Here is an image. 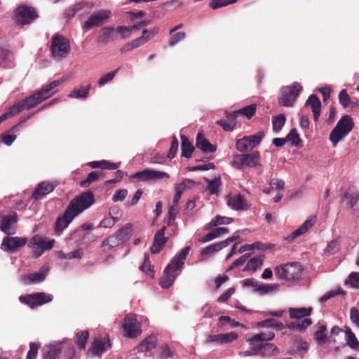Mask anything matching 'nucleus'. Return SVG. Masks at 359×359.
<instances>
[{"mask_svg":"<svg viewBox=\"0 0 359 359\" xmlns=\"http://www.w3.org/2000/svg\"><path fill=\"white\" fill-rule=\"evenodd\" d=\"M94 202V195L90 191L83 192L74 197L69 202L63 215L57 218L54 227L55 231L62 232L76 216L90 207Z\"/></svg>","mask_w":359,"mask_h":359,"instance_id":"obj_1","label":"nucleus"},{"mask_svg":"<svg viewBox=\"0 0 359 359\" xmlns=\"http://www.w3.org/2000/svg\"><path fill=\"white\" fill-rule=\"evenodd\" d=\"M275 334L273 332L259 333L255 334L248 340L250 348L248 350L240 352L241 356L262 355L266 356L274 353L277 351L276 346L273 344L266 342L271 340Z\"/></svg>","mask_w":359,"mask_h":359,"instance_id":"obj_2","label":"nucleus"},{"mask_svg":"<svg viewBox=\"0 0 359 359\" xmlns=\"http://www.w3.org/2000/svg\"><path fill=\"white\" fill-rule=\"evenodd\" d=\"M189 250V247L182 249L165 269L163 275L159 282V284L163 288H168L173 284L177 276V271L180 270L183 266Z\"/></svg>","mask_w":359,"mask_h":359,"instance_id":"obj_3","label":"nucleus"},{"mask_svg":"<svg viewBox=\"0 0 359 359\" xmlns=\"http://www.w3.org/2000/svg\"><path fill=\"white\" fill-rule=\"evenodd\" d=\"M354 123L348 115L343 116L330 135V140L334 146L342 140L353 128Z\"/></svg>","mask_w":359,"mask_h":359,"instance_id":"obj_4","label":"nucleus"},{"mask_svg":"<svg viewBox=\"0 0 359 359\" xmlns=\"http://www.w3.org/2000/svg\"><path fill=\"white\" fill-rule=\"evenodd\" d=\"M302 266L297 262L279 265L275 269L276 276L278 279L287 281L298 280L302 274Z\"/></svg>","mask_w":359,"mask_h":359,"instance_id":"obj_5","label":"nucleus"},{"mask_svg":"<svg viewBox=\"0 0 359 359\" xmlns=\"http://www.w3.org/2000/svg\"><path fill=\"white\" fill-rule=\"evenodd\" d=\"M71 50L68 39L60 34H55L52 37L50 51L52 55L57 60L66 58Z\"/></svg>","mask_w":359,"mask_h":359,"instance_id":"obj_6","label":"nucleus"},{"mask_svg":"<svg viewBox=\"0 0 359 359\" xmlns=\"http://www.w3.org/2000/svg\"><path fill=\"white\" fill-rule=\"evenodd\" d=\"M302 90V86L297 82H294L290 86L283 87L280 90V95L278 97L279 104L287 107L293 106Z\"/></svg>","mask_w":359,"mask_h":359,"instance_id":"obj_7","label":"nucleus"},{"mask_svg":"<svg viewBox=\"0 0 359 359\" xmlns=\"http://www.w3.org/2000/svg\"><path fill=\"white\" fill-rule=\"evenodd\" d=\"M37 17V13L33 7L21 5L15 11L13 19L18 25H25L32 23Z\"/></svg>","mask_w":359,"mask_h":359,"instance_id":"obj_8","label":"nucleus"},{"mask_svg":"<svg viewBox=\"0 0 359 359\" xmlns=\"http://www.w3.org/2000/svg\"><path fill=\"white\" fill-rule=\"evenodd\" d=\"M19 300L21 303L27 305L31 309H34L51 302L52 297L50 294L45 292H35L31 294L21 295L19 297Z\"/></svg>","mask_w":359,"mask_h":359,"instance_id":"obj_9","label":"nucleus"},{"mask_svg":"<svg viewBox=\"0 0 359 359\" xmlns=\"http://www.w3.org/2000/svg\"><path fill=\"white\" fill-rule=\"evenodd\" d=\"M264 136L263 131H259L256 134L245 136L238 140L236 142V147L241 152H248L256 147L262 141Z\"/></svg>","mask_w":359,"mask_h":359,"instance_id":"obj_10","label":"nucleus"},{"mask_svg":"<svg viewBox=\"0 0 359 359\" xmlns=\"http://www.w3.org/2000/svg\"><path fill=\"white\" fill-rule=\"evenodd\" d=\"M54 243V239L46 241L41 236L36 235L29 240L28 247L35 250L34 257H39L44 251L52 249Z\"/></svg>","mask_w":359,"mask_h":359,"instance_id":"obj_11","label":"nucleus"},{"mask_svg":"<svg viewBox=\"0 0 359 359\" xmlns=\"http://www.w3.org/2000/svg\"><path fill=\"white\" fill-rule=\"evenodd\" d=\"M111 16V11L100 10L92 13L88 19L81 25L83 29H89L93 27H99L106 23Z\"/></svg>","mask_w":359,"mask_h":359,"instance_id":"obj_12","label":"nucleus"},{"mask_svg":"<svg viewBox=\"0 0 359 359\" xmlns=\"http://www.w3.org/2000/svg\"><path fill=\"white\" fill-rule=\"evenodd\" d=\"M124 336L128 338H135L141 334V328L134 315L130 314L126 316L122 325Z\"/></svg>","mask_w":359,"mask_h":359,"instance_id":"obj_13","label":"nucleus"},{"mask_svg":"<svg viewBox=\"0 0 359 359\" xmlns=\"http://www.w3.org/2000/svg\"><path fill=\"white\" fill-rule=\"evenodd\" d=\"M8 235L2 241L1 249L7 252H15L20 248L24 246L27 239L23 237H11Z\"/></svg>","mask_w":359,"mask_h":359,"instance_id":"obj_14","label":"nucleus"},{"mask_svg":"<svg viewBox=\"0 0 359 359\" xmlns=\"http://www.w3.org/2000/svg\"><path fill=\"white\" fill-rule=\"evenodd\" d=\"M18 221V215L15 212L13 214L1 216L0 230L7 235H13L15 233V228L14 225Z\"/></svg>","mask_w":359,"mask_h":359,"instance_id":"obj_15","label":"nucleus"},{"mask_svg":"<svg viewBox=\"0 0 359 359\" xmlns=\"http://www.w3.org/2000/svg\"><path fill=\"white\" fill-rule=\"evenodd\" d=\"M110 347L111 344L108 338L102 339L101 337H96L91 343V346L88 351L93 355L99 356Z\"/></svg>","mask_w":359,"mask_h":359,"instance_id":"obj_16","label":"nucleus"},{"mask_svg":"<svg viewBox=\"0 0 359 359\" xmlns=\"http://www.w3.org/2000/svg\"><path fill=\"white\" fill-rule=\"evenodd\" d=\"M165 229L166 227L163 226L155 233L153 244L150 248L152 254L159 253L168 241V238L164 236Z\"/></svg>","mask_w":359,"mask_h":359,"instance_id":"obj_17","label":"nucleus"},{"mask_svg":"<svg viewBox=\"0 0 359 359\" xmlns=\"http://www.w3.org/2000/svg\"><path fill=\"white\" fill-rule=\"evenodd\" d=\"M238 338V334L231 332L225 334H210L206 339L207 344L217 343L219 344H229Z\"/></svg>","mask_w":359,"mask_h":359,"instance_id":"obj_18","label":"nucleus"},{"mask_svg":"<svg viewBox=\"0 0 359 359\" xmlns=\"http://www.w3.org/2000/svg\"><path fill=\"white\" fill-rule=\"evenodd\" d=\"M56 184L50 182H42L38 184L34 191L32 193V198L34 200L41 199L43 196L52 192Z\"/></svg>","mask_w":359,"mask_h":359,"instance_id":"obj_19","label":"nucleus"},{"mask_svg":"<svg viewBox=\"0 0 359 359\" xmlns=\"http://www.w3.org/2000/svg\"><path fill=\"white\" fill-rule=\"evenodd\" d=\"M117 39L116 30L112 27H104L100 31L97 37V42L102 44H108Z\"/></svg>","mask_w":359,"mask_h":359,"instance_id":"obj_20","label":"nucleus"},{"mask_svg":"<svg viewBox=\"0 0 359 359\" xmlns=\"http://www.w3.org/2000/svg\"><path fill=\"white\" fill-rule=\"evenodd\" d=\"M343 202H346V205L353 209L357 216H359V194L352 192L351 189L345 191L342 198Z\"/></svg>","mask_w":359,"mask_h":359,"instance_id":"obj_21","label":"nucleus"},{"mask_svg":"<svg viewBox=\"0 0 359 359\" xmlns=\"http://www.w3.org/2000/svg\"><path fill=\"white\" fill-rule=\"evenodd\" d=\"M64 348L62 343L50 344L43 348L44 359H57Z\"/></svg>","mask_w":359,"mask_h":359,"instance_id":"obj_22","label":"nucleus"},{"mask_svg":"<svg viewBox=\"0 0 359 359\" xmlns=\"http://www.w3.org/2000/svg\"><path fill=\"white\" fill-rule=\"evenodd\" d=\"M227 204L232 209L236 210H243L248 208L245 198L241 194L228 196Z\"/></svg>","mask_w":359,"mask_h":359,"instance_id":"obj_23","label":"nucleus"},{"mask_svg":"<svg viewBox=\"0 0 359 359\" xmlns=\"http://www.w3.org/2000/svg\"><path fill=\"white\" fill-rule=\"evenodd\" d=\"M196 146L205 153L213 152L217 149V146L211 144L202 133L197 134Z\"/></svg>","mask_w":359,"mask_h":359,"instance_id":"obj_24","label":"nucleus"},{"mask_svg":"<svg viewBox=\"0 0 359 359\" xmlns=\"http://www.w3.org/2000/svg\"><path fill=\"white\" fill-rule=\"evenodd\" d=\"M94 7V4L90 1H80L73 6H69L65 13V17L68 19L73 18L75 14L83 9L84 8H92Z\"/></svg>","mask_w":359,"mask_h":359,"instance_id":"obj_25","label":"nucleus"},{"mask_svg":"<svg viewBox=\"0 0 359 359\" xmlns=\"http://www.w3.org/2000/svg\"><path fill=\"white\" fill-rule=\"evenodd\" d=\"M259 158H233L232 165L236 169L256 167L259 163Z\"/></svg>","mask_w":359,"mask_h":359,"instance_id":"obj_26","label":"nucleus"},{"mask_svg":"<svg viewBox=\"0 0 359 359\" xmlns=\"http://www.w3.org/2000/svg\"><path fill=\"white\" fill-rule=\"evenodd\" d=\"M62 80L53 81L50 83L43 86L41 89L39 90V92L42 95V97H44V100H46L55 93V88L62 83Z\"/></svg>","mask_w":359,"mask_h":359,"instance_id":"obj_27","label":"nucleus"},{"mask_svg":"<svg viewBox=\"0 0 359 359\" xmlns=\"http://www.w3.org/2000/svg\"><path fill=\"white\" fill-rule=\"evenodd\" d=\"M43 100H45L44 97H43L39 90H37L34 94L24 99L22 102L26 109H29L36 106Z\"/></svg>","mask_w":359,"mask_h":359,"instance_id":"obj_28","label":"nucleus"},{"mask_svg":"<svg viewBox=\"0 0 359 359\" xmlns=\"http://www.w3.org/2000/svg\"><path fill=\"white\" fill-rule=\"evenodd\" d=\"M312 308H290L288 313L291 319H300L311 315Z\"/></svg>","mask_w":359,"mask_h":359,"instance_id":"obj_29","label":"nucleus"},{"mask_svg":"<svg viewBox=\"0 0 359 359\" xmlns=\"http://www.w3.org/2000/svg\"><path fill=\"white\" fill-rule=\"evenodd\" d=\"M345 339L346 344L352 349L359 350V341H358L355 334L352 332L351 329L346 326L345 327Z\"/></svg>","mask_w":359,"mask_h":359,"instance_id":"obj_30","label":"nucleus"},{"mask_svg":"<svg viewBox=\"0 0 359 359\" xmlns=\"http://www.w3.org/2000/svg\"><path fill=\"white\" fill-rule=\"evenodd\" d=\"M315 222L316 217H311L309 219H307L299 228H298L292 233V238H297L306 233L310 228H311L313 226Z\"/></svg>","mask_w":359,"mask_h":359,"instance_id":"obj_31","label":"nucleus"},{"mask_svg":"<svg viewBox=\"0 0 359 359\" xmlns=\"http://www.w3.org/2000/svg\"><path fill=\"white\" fill-rule=\"evenodd\" d=\"M89 165L92 168L116 170L119 167L120 163H111L106 160H102L99 161L90 162L89 163Z\"/></svg>","mask_w":359,"mask_h":359,"instance_id":"obj_32","label":"nucleus"},{"mask_svg":"<svg viewBox=\"0 0 359 359\" xmlns=\"http://www.w3.org/2000/svg\"><path fill=\"white\" fill-rule=\"evenodd\" d=\"M132 233V224L128 223L120 228L115 235L118 238L119 241L123 243L129 240Z\"/></svg>","mask_w":359,"mask_h":359,"instance_id":"obj_33","label":"nucleus"},{"mask_svg":"<svg viewBox=\"0 0 359 359\" xmlns=\"http://www.w3.org/2000/svg\"><path fill=\"white\" fill-rule=\"evenodd\" d=\"M182 140V155L181 157H190L194 152L195 148L189 140V139L184 135H181Z\"/></svg>","mask_w":359,"mask_h":359,"instance_id":"obj_34","label":"nucleus"},{"mask_svg":"<svg viewBox=\"0 0 359 359\" xmlns=\"http://www.w3.org/2000/svg\"><path fill=\"white\" fill-rule=\"evenodd\" d=\"M122 242L119 241L118 238L115 235H111L107 238L104 239L101 245L103 251H107L113 249L114 248L121 244Z\"/></svg>","mask_w":359,"mask_h":359,"instance_id":"obj_35","label":"nucleus"},{"mask_svg":"<svg viewBox=\"0 0 359 359\" xmlns=\"http://www.w3.org/2000/svg\"><path fill=\"white\" fill-rule=\"evenodd\" d=\"M157 339L154 335H150L145 338L139 345L138 348L140 351H149L155 348L156 345Z\"/></svg>","mask_w":359,"mask_h":359,"instance_id":"obj_36","label":"nucleus"},{"mask_svg":"<svg viewBox=\"0 0 359 359\" xmlns=\"http://www.w3.org/2000/svg\"><path fill=\"white\" fill-rule=\"evenodd\" d=\"M208 186L206 189L209 191L211 195H217L219 193V189L221 186L220 177H215L213 180H206Z\"/></svg>","mask_w":359,"mask_h":359,"instance_id":"obj_37","label":"nucleus"},{"mask_svg":"<svg viewBox=\"0 0 359 359\" xmlns=\"http://www.w3.org/2000/svg\"><path fill=\"white\" fill-rule=\"evenodd\" d=\"M340 249V239L335 238L331 241L324 250V253L327 255H335Z\"/></svg>","mask_w":359,"mask_h":359,"instance_id":"obj_38","label":"nucleus"},{"mask_svg":"<svg viewBox=\"0 0 359 359\" xmlns=\"http://www.w3.org/2000/svg\"><path fill=\"white\" fill-rule=\"evenodd\" d=\"M13 59V54L8 50L0 48V65L9 66Z\"/></svg>","mask_w":359,"mask_h":359,"instance_id":"obj_39","label":"nucleus"},{"mask_svg":"<svg viewBox=\"0 0 359 359\" xmlns=\"http://www.w3.org/2000/svg\"><path fill=\"white\" fill-rule=\"evenodd\" d=\"M262 258L261 256H256L251 258L247 263L243 271H255L256 269L262 265Z\"/></svg>","mask_w":359,"mask_h":359,"instance_id":"obj_40","label":"nucleus"},{"mask_svg":"<svg viewBox=\"0 0 359 359\" xmlns=\"http://www.w3.org/2000/svg\"><path fill=\"white\" fill-rule=\"evenodd\" d=\"M88 338L89 332L87 330H82L76 333V342L81 349H84L86 348Z\"/></svg>","mask_w":359,"mask_h":359,"instance_id":"obj_41","label":"nucleus"},{"mask_svg":"<svg viewBox=\"0 0 359 359\" xmlns=\"http://www.w3.org/2000/svg\"><path fill=\"white\" fill-rule=\"evenodd\" d=\"M285 116L283 114H278L272 118L273 130L276 133L281 130L285 123Z\"/></svg>","mask_w":359,"mask_h":359,"instance_id":"obj_42","label":"nucleus"},{"mask_svg":"<svg viewBox=\"0 0 359 359\" xmlns=\"http://www.w3.org/2000/svg\"><path fill=\"white\" fill-rule=\"evenodd\" d=\"M312 321L310 318H304L300 322H292L288 325V327L292 330H303L311 325Z\"/></svg>","mask_w":359,"mask_h":359,"instance_id":"obj_43","label":"nucleus"},{"mask_svg":"<svg viewBox=\"0 0 359 359\" xmlns=\"http://www.w3.org/2000/svg\"><path fill=\"white\" fill-rule=\"evenodd\" d=\"M90 88V85H88L86 87H81L79 89H74L69 93V97L77 99L86 98L88 95Z\"/></svg>","mask_w":359,"mask_h":359,"instance_id":"obj_44","label":"nucleus"},{"mask_svg":"<svg viewBox=\"0 0 359 359\" xmlns=\"http://www.w3.org/2000/svg\"><path fill=\"white\" fill-rule=\"evenodd\" d=\"M259 325L261 327H275L278 330H282L283 328V324L273 318H269L264 320L260 323H259Z\"/></svg>","mask_w":359,"mask_h":359,"instance_id":"obj_45","label":"nucleus"},{"mask_svg":"<svg viewBox=\"0 0 359 359\" xmlns=\"http://www.w3.org/2000/svg\"><path fill=\"white\" fill-rule=\"evenodd\" d=\"M339 103L343 106L344 108H347L350 106L352 107V102L350 96L348 95L345 89L341 90L339 93Z\"/></svg>","mask_w":359,"mask_h":359,"instance_id":"obj_46","label":"nucleus"},{"mask_svg":"<svg viewBox=\"0 0 359 359\" xmlns=\"http://www.w3.org/2000/svg\"><path fill=\"white\" fill-rule=\"evenodd\" d=\"M147 33H148V30L144 29L143 32H142V35L140 37H139L135 40H133L132 41L130 42L132 45V46L133 47V48L140 47V46L146 43L149 40V36H146V34H147Z\"/></svg>","mask_w":359,"mask_h":359,"instance_id":"obj_47","label":"nucleus"},{"mask_svg":"<svg viewBox=\"0 0 359 359\" xmlns=\"http://www.w3.org/2000/svg\"><path fill=\"white\" fill-rule=\"evenodd\" d=\"M140 269L147 275L154 277V272L151 269V262L148 255H144V262L140 266Z\"/></svg>","mask_w":359,"mask_h":359,"instance_id":"obj_48","label":"nucleus"},{"mask_svg":"<svg viewBox=\"0 0 359 359\" xmlns=\"http://www.w3.org/2000/svg\"><path fill=\"white\" fill-rule=\"evenodd\" d=\"M285 138L287 142H290L293 146H298L301 142L299 134L295 129L291 130Z\"/></svg>","mask_w":359,"mask_h":359,"instance_id":"obj_49","label":"nucleus"},{"mask_svg":"<svg viewBox=\"0 0 359 359\" xmlns=\"http://www.w3.org/2000/svg\"><path fill=\"white\" fill-rule=\"evenodd\" d=\"M101 172L97 171L90 172L86 179L81 182V186L87 187L91 182L96 181L100 177Z\"/></svg>","mask_w":359,"mask_h":359,"instance_id":"obj_50","label":"nucleus"},{"mask_svg":"<svg viewBox=\"0 0 359 359\" xmlns=\"http://www.w3.org/2000/svg\"><path fill=\"white\" fill-rule=\"evenodd\" d=\"M232 221V218L217 215L212 219L210 225L212 226H216L219 224H227L231 223Z\"/></svg>","mask_w":359,"mask_h":359,"instance_id":"obj_51","label":"nucleus"},{"mask_svg":"<svg viewBox=\"0 0 359 359\" xmlns=\"http://www.w3.org/2000/svg\"><path fill=\"white\" fill-rule=\"evenodd\" d=\"M133 178H138L140 180H151V170L145 169L142 171L137 172L132 175Z\"/></svg>","mask_w":359,"mask_h":359,"instance_id":"obj_52","label":"nucleus"},{"mask_svg":"<svg viewBox=\"0 0 359 359\" xmlns=\"http://www.w3.org/2000/svg\"><path fill=\"white\" fill-rule=\"evenodd\" d=\"M256 108V104H250L239 109V112H241V115H243L248 118H251L255 113Z\"/></svg>","mask_w":359,"mask_h":359,"instance_id":"obj_53","label":"nucleus"},{"mask_svg":"<svg viewBox=\"0 0 359 359\" xmlns=\"http://www.w3.org/2000/svg\"><path fill=\"white\" fill-rule=\"evenodd\" d=\"M75 233H79V236L81 238V240L78 242V245H87L93 241V239L91 238L93 236L88 233L83 231L80 232V229H78L76 231Z\"/></svg>","mask_w":359,"mask_h":359,"instance_id":"obj_54","label":"nucleus"},{"mask_svg":"<svg viewBox=\"0 0 359 359\" xmlns=\"http://www.w3.org/2000/svg\"><path fill=\"white\" fill-rule=\"evenodd\" d=\"M39 347L40 344L36 342H30L29 350L27 354V359H35L37 355Z\"/></svg>","mask_w":359,"mask_h":359,"instance_id":"obj_55","label":"nucleus"},{"mask_svg":"<svg viewBox=\"0 0 359 359\" xmlns=\"http://www.w3.org/2000/svg\"><path fill=\"white\" fill-rule=\"evenodd\" d=\"M306 104L311 105L312 111L320 109L321 104L316 95H310L306 101Z\"/></svg>","mask_w":359,"mask_h":359,"instance_id":"obj_56","label":"nucleus"},{"mask_svg":"<svg viewBox=\"0 0 359 359\" xmlns=\"http://www.w3.org/2000/svg\"><path fill=\"white\" fill-rule=\"evenodd\" d=\"M118 71V69H116L114 72H108L104 76H102L98 81V85L100 86H103L108 82L111 81L114 79Z\"/></svg>","mask_w":359,"mask_h":359,"instance_id":"obj_57","label":"nucleus"},{"mask_svg":"<svg viewBox=\"0 0 359 359\" xmlns=\"http://www.w3.org/2000/svg\"><path fill=\"white\" fill-rule=\"evenodd\" d=\"M135 27H125V26H119L116 30V33L120 34L123 39H127L130 36V33L134 30Z\"/></svg>","mask_w":359,"mask_h":359,"instance_id":"obj_58","label":"nucleus"},{"mask_svg":"<svg viewBox=\"0 0 359 359\" xmlns=\"http://www.w3.org/2000/svg\"><path fill=\"white\" fill-rule=\"evenodd\" d=\"M186 37V34L184 32H179L173 34L169 40V46H174L178 43L180 41L183 40Z\"/></svg>","mask_w":359,"mask_h":359,"instance_id":"obj_59","label":"nucleus"},{"mask_svg":"<svg viewBox=\"0 0 359 359\" xmlns=\"http://www.w3.org/2000/svg\"><path fill=\"white\" fill-rule=\"evenodd\" d=\"M215 165L212 163H204L196 166L187 167L189 171L208 170L214 168Z\"/></svg>","mask_w":359,"mask_h":359,"instance_id":"obj_60","label":"nucleus"},{"mask_svg":"<svg viewBox=\"0 0 359 359\" xmlns=\"http://www.w3.org/2000/svg\"><path fill=\"white\" fill-rule=\"evenodd\" d=\"M26 109L24 103L22 101L18 102L13 104L8 110V113L11 114V116H14L18 114H19L22 110Z\"/></svg>","mask_w":359,"mask_h":359,"instance_id":"obj_61","label":"nucleus"},{"mask_svg":"<svg viewBox=\"0 0 359 359\" xmlns=\"http://www.w3.org/2000/svg\"><path fill=\"white\" fill-rule=\"evenodd\" d=\"M46 274L43 272H36L31 273L27 276L29 283L41 282L45 279Z\"/></svg>","mask_w":359,"mask_h":359,"instance_id":"obj_62","label":"nucleus"},{"mask_svg":"<svg viewBox=\"0 0 359 359\" xmlns=\"http://www.w3.org/2000/svg\"><path fill=\"white\" fill-rule=\"evenodd\" d=\"M346 283H349L353 287H359V273L353 272L349 276L348 279L346 281Z\"/></svg>","mask_w":359,"mask_h":359,"instance_id":"obj_63","label":"nucleus"},{"mask_svg":"<svg viewBox=\"0 0 359 359\" xmlns=\"http://www.w3.org/2000/svg\"><path fill=\"white\" fill-rule=\"evenodd\" d=\"M217 124L223 128L226 131H232L235 127V123L233 121H229L226 119H221L217 121Z\"/></svg>","mask_w":359,"mask_h":359,"instance_id":"obj_64","label":"nucleus"}]
</instances>
